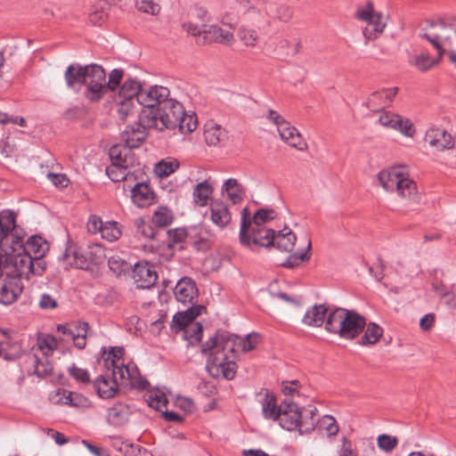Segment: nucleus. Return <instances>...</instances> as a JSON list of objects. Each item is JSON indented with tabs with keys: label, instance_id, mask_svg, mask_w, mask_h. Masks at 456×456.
<instances>
[{
	"label": "nucleus",
	"instance_id": "1",
	"mask_svg": "<svg viewBox=\"0 0 456 456\" xmlns=\"http://www.w3.org/2000/svg\"><path fill=\"white\" fill-rule=\"evenodd\" d=\"M238 336L226 330H218L202 345L201 351L208 355L207 370L215 379L231 380L236 374V341Z\"/></svg>",
	"mask_w": 456,
	"mask_h": 456
},
{
	"label": "nucleus",
	"instance_id": "2",
	"mask_svg": "<svg viewBox=\"0 0 456 456\" xmlns=\"http://www.w3.org/2000/svg\"><path fill=\"white\" fill-rule=\"evenodd\" d=\"M64 78L68 88L77 93L85 86L84 95L91 102H99L105 94L106 73L98 64L83 66L71 63L64 73Z\"/></svg>",
	"mask_w": 456,
	"mask_h": 456
},
{
	"label": "nucleus",
	"instance_id": "3",
	"mask_svg": "<svg viewBox=\"0 0 456 456\" xmlns=\"http://www.w3.org/2000/svg\"><path fill=\"white\" fill-rule=\"evenodd\" d=\"M365 326L366 320L362 315L354 310L340 307L331 310L325 322V329L328 332L348 340L358 337Z\"/></svg>",
	"mask_w": 456,
	"mask_h": 456
},
{
	"label": "nucleus",
	"instance_id": "4",
	"mask_svg": "<svg viewBox=\"0 0 456 456\" xmlns=\"http://www.w3.org/2000/svg\"><path fill=\"white\" fill-rule=\"evenodd\" d=\"M378 180L387 191H396L398 196L404 200L417 201L416 183L408 177L403 167H394L381 170L378 175Z\"/></svg>",
	"mask_w": 456,
	"mask_h": 456
},
{
	"label": "nucleus",
	"instance_id": "5",
	"mask_svg": "<svg viewBox=\"0 0 456 456\" xmlns=\"http://www.w3.org/2000/svg\"><path fill=\"white\" fill-rule=\"evenodd\" d=\"M147 116L144 119L147 126H153L158 131L175 129L179 124V117L183 114V106L175 99L168 98L156 109L143 110Z\"/></svg>",
	"mask_w": 456,
	"mask_h": 456
},
{
	"label": "nucleus",
	"instance_id": "6",
	"mask_svg": "<svg viewBox=\"0 0 456 456\" xmlns=\"http://www.w3.org/2000/svg\"><path fill=\"white\" fill-rule=\"evenodd\" d=\"M423 30L424 32L419 37L427 39L436 49L439 59L442 58L447 48H452L454 45L456 26L447 23L443 19L428 21Z\"/></svg>",
	"mask_w": 456,
	"mask_h": 456
},
{
	"label": "nucleus",
	"instance_id": "7",
	"mask_svg": "<svg viewBox=\"0 0 456 456\" xmlns=\"http://www.w3.org/2000/svg\"><path fill=\"white\" fill-rule=\"evenodd\" d=\"M263 0H229L230 12H225L221 18V22L234 28L240 15H245L247 20L258 28L259 23H265V20L260 17Z\"/></svg>",
	"mask_w": 456,
	"mask_h": 456
},
{
	"label": "nucleus",
	"instance_id": "8",
	"mask_svg": "<svg viewBox=\"0 0 456 456\" xmlns=\"http://www.w3.org/2000/svg\"><path fill=\"white\" fill-rule=\"evenodd\" d=\"M248 209L244 208L241 211V224L240 229V243L250 248L253 247L270 248L274 246V231L265 226H254L248 219Z\"/></svg>",
	"mask_w": 456,
	"mask_h": 456
},
{
	"label": "nucleus",
	"instance_id": "9",
	"mask_svg": "<svg viewBox=\"0 0 456 456\" xmlns=\"http://www.w3.org/2000/svg\"><path fill=\"white\" fill-rule=\"evenodd\" d=\"M7 265L8 255L0 253V303L6 305L14 303L23 290V277L19 272H7Z\"/></svg>",
	"mask_w": 456,
	"mask_h": 456
},
{
	"label": "nucleus",
	"instance_id": "10",
	"mask_svg": "<svg viewBox=\"0 0 456 456\" xmlns=\"http://www.w3.org/2000/svg\"><path fill=\"white\" fill-rule=\"evenodd\" d=\"M7 272H19L23 279L29 280L32 275L41 276L46 269L44 256H31L28 254L9 256Z\"/></svg>",
	"mask_w": 456,
	"mask_h": 456
},
{
	"label": "nucleus",
	"instance_id": "11",
	"mask_svg": "<svg viewBox=\"0 0 456 456\" xmlns=\"http://www.w3.org/2000/svg\"><path fill=\"white\" fill-rule=\"evenodd\" d=\"M22 237L16 224L15 212L5 209L0 212V247L7 251H14L20 247Z\"/></svg>",
	"mask_w": 456,
	"mask_h": 456
},
{
	"label": "nucleus",
	"instance_id": "12",
	"mask_svg": "<svg viewBox=\"0 0 456 456\" xmlns=\"http://www.w3.org/2000/svg\"><path fill=\"white\" fill-rule=\"evenodd\" d=\"M355 19L366 22L362 30L366 41L376 39L384 31L387 23L381 12H374L373 4L368 2L364 8H358L354 14Z\"/></svg>",
	"mask_w": 456,
	"mask_h": 456
},
{
	"label": "nucleus",
	"instance_id": "13",
	"mask_svg": "<svg viewBox=\"0 0 456 456\" xmlns=\"http://www.w3.org/2000/svg\"><path fill=\"white\" fill-rule=\"evenodd\" d=\"M293 16V10L290 6L279 3L277 0H263L261 15L265 20V23H259L258 28H265L271 26L272 20L288 22Z\"/></svg>",
	"mask_w": 456,
	"mask_h": 456
},
{
	"label": "nucleus",
	"instance_id": "14",
	"mask_svg": "<svg viewBox=\"0 0 456 456\" xmlns=\"http://www.w3.org/2000/svg\"><path fill=\"white\" fill-rule=\"evenodd\" d=\"M146 113L142 110L139 115L138 122L127 126L121 134V140L126 147L129 149L138 148L142 145L148 135V129L154 128L153 126H147L145 120Z\"/></svg>",
	"mask_w": 456,
	"mask_h": 456
},
{
	"label": "nucleus",
	"instance_id": "15",
	"mask_svg": "<svg viewBox=\"0 0 456 456\" xmlns=\"http://www.w3.org/2000/svg\"><path fill=\"white\" fill-rule=\"evenodd\" d=\"M170 91L162 86H152L143 88L138 95V103L143 106L144 110L156 109L162 105V102L169 98Z\"/></svg>",
	"mask_w": 456,
	"mask_h": 456
},
{
	"label": "nucleus",
	"instance_id": "16",
	"mask_svg": "<svg viewBox=\"0 0 456 456\" xmlns=\"http://www.w3.org/2000/svg\"><path fill=\"white\" fill-rule=\"evenodd\" d=\"M132 278L140 289H150L157 280L155 266L148 262H138L134 265Z\"/></svg>",
	"mask_w": 456,
	"mask_h": 456
},
{
	"label": "nucleus",
	"instance_id": "17",
	"mask_svg": "<svg viewBox=\"0 0 456 456\" xmlns=\"http://www.w3.org/2000/svg\"><path fill=\"white\" fill-rule=\"evenodd\" d=\"M379 123L385 127L399 131L406 136H411L413 134L412 123L410 119L403 118L390 111L381 110Z\"/></svg>",
	"mask_w": 456,
	"mask_h": 456
},
{
	"label": "nucleus",
	"instance_id": "18",
	"mask_svg": "<svg viewBox=\"0 0 456 456\" xmlns=\"http://www.w3.org/2000/svg\"><path fill=\"white\" fill-rule=\"evenodd\" d=\"M281 409L278 419L281 427L289 431L297 429L299 419L302 417L298 406L291 401L284 400L281 403Z\"/></svg>",
	"mask_w": 456,
	"mask_h": 456
},
{
	"label": "nucleus",
	"instance_id": "19",
	"mask_svg": "<svg viewBox=\"0 0 456 456\" xmlns=\"http://www.w3.org/2000/svg\"><path fill=\"white\" fill-rule=\"evenodd\" d=\"M174 294L178 302L183 305L192 304L194 305V300L198 297L199 290L192 279L183 277L176 283Z\"/></svg>",
	"mask_w": 456,
	"mask_h": 456
},
{
	"label": "nucleus",
	"instance_id": "20",
	"mask_svg": "<svg viewBox=\"0 0 456 456\" xmlns=\"http://www.w3.org/2000/svg\"><path fill=\"white\" fill-rule=\"evenodd\" d=\"M111 374L114 376V381L120 383L121 386H135L138 369L134 363L117 364L115 360H111Z\"/></svg>",
	"mask_w": 456,
	"mask_h": 456
},
{
	"label": "nucleus",
	"instance_id": "21",
	"mask_svg": "<svg viewBox=\"0 0 456 456\" xmlns=\"http://www.w3.org/2000/svg\"><path fill=\"white\" fill-rule=\"evenodd\" d=\"M109 154L113 165L131 169L135 166L136 158L129 147L115 144L110 149Z\"/></svg>",
	"mask_w": 456,
	"mask_h": 456
},
{
	"label": "nucleus",
	"instance_id": "22",
	"mask_svg": "<svg viewBox=\"0 0 456 456\" xmlns=\"http://www.w3.org/2000/svg\"><path fill=\"white\" fill-rule=\"evenodd\" d=\"M281 139L289 146L297 151H304L307 149V143L297 129L291 126L289 121L278 130Z\"/></svg>",
	"mask_w": 456,
	"mask_h": 456
},
{
	"label": "nucleus",
	"instance_id": "23",
	"mask_svg": "<svg viewBox=\"0 0 456 456\" xmlns=\"http://www.w3.org/2000/svg\"><path fill=\"white\" fill-rule=\"evenodd\" d=\"M397 92L398 87L383 88L379 91H376L367 99L366 106L370 110L380 108L383 110L385 107L390 106Z\"/></svg>",
	"mask_w": 456,
	"mask_h": 456
},
{
	"label": "nucleus",
	"instance_id": "24",
	"mask_svg": "<svg viewBox=\"0 0 456 456\" xmlns=\"http://www.w3.org/2000/svg\"><path fill=\"white\" fill-rule=\"evenodd\" d=\"M205 307L202 305H193L186 311L178 312L173 316L171 328L175 332L182 330H185L188 326L193 322L194 319L198 317Z\"/></svg>",
	"mask_w": 456,
	"mask_h": 456
},
{
	"label": "nucleus",
	"instance_id": "25",
	"mask_svg": "<svg viewBox=\"0 0 456 456\" xmlns=\"http://www.w3.org/2000/svg\"><path fill=\"white\" fill-rule=\"evenodd\" d=\"M425 141L438 150L451 149L453 146L452 135L439 127L428 129L425 135Z\"/></svg>",
	"mask_w": 456,
	"mask_h": 456
},
{
	"label": "nucleus",
	"instance_id": "26",
	"mask_svg": "<svg viewBox=\"0 0 456 456\" xmlns=\"http://www.w3.org/2000/svg\"><path fill=\"white\" fill-rule=\"evenodd\" d=\"M210 218L221 229L228 226L232 221V214L226 203L216 200L210 205Z\"/></svg>",
	"mask_w": 456,
	"mask_h": 456
},
{
	"label": "nucleus",
	"instance_id": "27",
	"mask_svg": "<svg viewBox=\"0 0 456 456\" xmlns=\"http://www.w3.org/2000/svg\"><path fill=\"white\" fill-rule=\"evenodd\" d=\"M133 202L138 208H146L155 202V193L145 183H138L131 191Z\"/></svg>",
	"mask_w": 456,
	"mask_h": 456
},
{
	"label": "nucleus",
	"instance_id": "28",
	"mask_svg": "<svg viewBox=\"0 0 456 456\" xmlns=\"http://www.w3.org/2000/svg\"><path fill=\"white\" fill-rule=\"evenodd\" d=\"M204 137L207 144L210 146H216L223 143L228 138L225 129L212 120L205 124Z\"/></svg>",
	"mask_w": 456,
	"mask_h": 456
},
{
	"label": "nucleus",
	"instance_id": "29",
	"mask_svg": "<svg viewBox=\"0 0 456 456\" xmlns=\"http://www.w3.org/2000/svg\"><path fill=\"white\" fill-rule=\"evenodd\" d=\"M120 383L114 381V376L110 379L104 375H100L94 381V387L98 395L102 399H109L115 396L118 387Z\"/></svg>",
	"mask_w": 456,
	"mask_h": 456
},
{
	"label": "nucleus",
	"instance_id": "30",
	"mask_svg": "<svg viewBox=\"0 0 456 456\" xmlns=\"http://www.w3.org/2000/svg\"><path fill=\"white\" fill-rule=\"evenodd\" d=\"M327 312L324 305H315L306 311L302 321L307 326L320 327L328 316Z\"/></svg>",
	"mask_w": 456,
	"mask_h": 456
},
{
	"label": "nucleus",
	"instance_id": "31",
	"mask_svg": "<svg viewBox=\"0 0 456 456\" xmlns=\"http://www.w3.org/2000/svg\"><path fill=\"white\" fill-rule=\"evenodd\" d=\"M48 249L47 241L41 236L34 235L26 241L23 254H28L31 256H45Z\"/></svg>",
	"mask_w": 456,
	"mask_h": 456
},
{
	"label": "nucleus",
	"instance_id": "32",
	"mask_svg": "<svg viewBox=\"0 0 456 456\" xmlns=\"http://www.w3.org/2000/svg\"><path fill=\"white\" fill-rule=\"evenodd\" d=\"M296 240L297 237L295 233L287 226L281 231H279L276 235L274 234V246L281 251L291 252Z\"/></svg>",
	"mask_w": 456,
	"mask_h": 456
},
{
	"label": "nucleus",
	"instance_id": "33",
	"mask_svg": "<svg viewBox=\"0 0 456 456\" xmlns=\"http://www.w3.org/2000/svg\"><path fill=\"white\" fill-rule=\"evenodd\" d=\"M317 409L310 407L301 411V418L299 419L297 430L301 435L311 433L314 430L318 419L316 418Z\"/></svg>",
	"mask_w": 456,
	"mask_h": 456
},
{
	"label": "nucleus",
	"instance_id": "34",
	"mask_svg": "<svg viewBox=\"0 0 456 456\" xmlns=\"http://www.w3.org/2000/svg\"><path fill=\"white\" fill-rule=\"evenodd\" d=\"M64 265L78 269H84L87 265L86 257L75 247H68L61 258Z\"/></svg>",
	"mask_w": 456,
	"mask_h": 456
},
{
	"label": "nucleus",
	"instance_id": "35",
	"mask_svg": "<svg viewBox=\"0 0 456 456\" xmlns=\"http://www.w3.org/2000/svg\"><path fill=\"white\" fill-rule=\"evenodd\" d=\"M213 186L208 183V180L199 183L194 187L192 193L194 202L200 207L207 206L213 194Z\"/></svg>",
	"mask_w": 456,
	"mask_h": 456
},
{
	"label": "nucleus",
	"instance_id": "36",
	"mask_svg": "<svg viewBox=\"0 0 456 456\" xmlns=\"http://www.w3.org/2000/svg\"><path fill=\"white\" fill-rule=\"evenodd\" d=\"M142 90V86L138 80L127 78L122 84L118 98L133 99L138 103V95L141 94Z\"/></svg>",
	"mask_w": 456,
	"mask_h": 456
},
{
	"label": "nucleus",
	"instance_id": "37",
	"mask_svg": "<svg viewBox=\"0 0 456 456\" xmlns=\"http://www.w3.org/2000/svg\"><path fill=\"white\" fill-rule=\"evenodd\" d=\"M282 411L281 403L277 406L275 396L266 394L262 402V413L267 419L278 420Z\"/></svg>",
	"mask_w": 456,
	"mask_h": 456
},
{
	"label": "nucleus",
	"instance_id": "38",
	"mask_svg": "<svg viewBox=\"0 0 456 456\" xmlns=\"http://www.w3.org/2000/svg\"><path fill=\"white\" fill-rule=\"evenodd\" d=\"M88 329L89 325L86 322H77L72 323V331L74 332L72 340L74 341L76 347L79 349L85 348L86 345V338Z\"/></svg>",
	"mask_w": 456,
	"mask_h": 456
},
{
	"label": "nucleus",
	"instance_id": "39",
	"mask_svg": "<svg viewBox=\"0 0 456 456\" xmlns=\"http://www.w3.org/2000/svg\"><path fill=\"white\" fill-rule=\"evenodd\" d=\"M383 334V329L374 322H370L361 338L362 346H372L376 344Z\"/></svg>",
	"mask_w": 456,
	"mask_h": 456
},
{
	"label": "nucleus",
	"instance_id": "40",
	"mask_svg": "<svg viewBox=\"0 0 456 456\" xmlns=\"http://www.w3.org/2000/svg\"><path fill=\"white\" fill-rule=\"evenodd\" d=\"M117 113L118 118L126 121L130 116L135 113L136 101L133 99L117 98Z\"/></svg>",
	"mask_w": 456,
	"mask_h": 456
},
{
	"label": "nucleus",
	"instance_id": "41",
	"mask_svg": "<svg viewBox=\"0 0 456 456\" xmlns=\"http://www.w3.org/2000/svg\"><path fill=\"white\" fill-rule=\"evenodd\" d=\"M64 403L77 408H88L91 406V402L81 394L71 392L63 389Z\"/></svg>",
	"mask_w": 456,
	"mask_h": 456
},
{
	"label": "nucleus",
	"instance_id": "42",
	"mask_svg": "<svg viewBox=\"0 0 456 456\" xmlns=\"http://www.w3.org/2000/svg\"><path fill=\"white\" fill-rule=\"evenodd\" d=\"M222 192H226L228 198L234 205L241 200V188L236 179H227L223 185Z\"/></svg>",
	"mask_w": 456,
	"mask_h": 456
},
{
	"label": "nucleus",
	"instance_id": "43",
	"mask_svg": "<svg viewBox=\"0 0 456 456\" xmlns=\"http://www.w3.org/2000/svg\"><path fill=\"white\" fill-rule=\"evenodd\" d=\"M311 249V240H308L307 246L305 251L296 252L289 255L287 259L281 264V266L286 268H294L298 266L302 262L307 261L310 258L309 251Z\"/></svg>",
	"mask_w": 456,
	"mask_h": 456
},
{
	"label": "nucleus",
	"instance_id": "44",
	"mask_svg": "<svg viewBox=\"0 0 456 456\" xmlns=\"http://www.w3.org/2000/svg\"><path fill=\"white\" fill-rule=\"evenodd\" d=\"M108 265L110 270L117 276L126 273L130 271L132 265L118 255L109 257Z\"/></svg>",
	"mask_w": 456,
	"mask_h": 456
},
{
	"label": "nucleus",
	"instance_id": "45",
	"mask_svg": "<svg viewBox=\"0 0 456 456\" xmlns=\"http://www.w3.org/2000/svg\"><path fill=\"white\" fill-rule=\"evenodd\" d=\"M179 117L177 127L182 134L191 133L197 128L198 121L194 113L187 114L183 110V114Z\"/></svg>",
	"mask_w": 456,
	"mask_h": 456
},
{
	"label": "nucleus",
	"instance_id": "46",
	"mask_svg": "<svg viewBox=\"0 0 456 456\" xmlns=\"http://www.w3.org/2000/svg\"><path fill=\"white\" fill-rule=\"evenodd\" d=\"M179 167L176 159H162L156 164L154 171L159 177H167L173 174Z\"/></svg>",
	"mask_w": 456,
	"mask_h": 456
},
{
	"label": "nucleus",
	"instance_id": "47",
	"mask_svg": "<svg viewBox=\"0 0 456 456\" xmlns=\"http://www.w3.org/2000/svg\"><path fill=\"white\" fill-rule=\"evenodd\" d=\"M173 221L171 211L166 207H159L152 216V222L159 227L169 225Z\"/></svg>",
	"mask_w": 456,
	"mask_h": 456
},
{
	"label": "nucleus",
	"instance_id": "48",
	"mask_svg": "<svg viewBox=\"0 0 456 456\" xmlns=\"http://www.w3.org/2000/svg\"><path fill=\"white\" fill-rule=\"evenodd\" d=\"M208 33L211 35L215 42L219 44L231 45L234 40L232 33L217 26H211Z\"/></svg>",
	"mask_w": 456,
	"mask_h": 456
},
{
	"label": "nucleus",
	"instance_id": "49",
	"mask_svg": "<svg viewBox=\"0 0 456 456\" xmlns=\"http://www.w3.org/2000/svg\"><path fill=\"white\" fill-rule=\"evenodd\" d=\"M102 238L108 241H115L121 236V230L118 224L115 221H109L104 223L103 228L101 231Z\"/></svg>",
	"mask_w": 456,
	"mask_h": 456
},
{
	"label": "nucleus",
	"instance_id": "50",
	"mask_svg": "<svg viewBox=\"0 0 456 456\" xmlns=\"http://www.w3.org/2000/svg\"><path fill=\"white\" fill-rule=\"evenodd\" d=\"M45 356L43 358H38L34 356V368L35 374L37 377L44 378L50 375L53 371V365L47 359V353H44Z\"/></svg>",
	"mask_w": 456,
	"mask_h": 456
},
{
	"label": "nucleus",
	"instance_id": "51",
	"mask_svg": "<svg viewBox=\"0 0 456 456\" xmlns=\"http://www.w3.org/2000/svg\"><path fill=\"white\" fill-rule=\"evenodd\" d=\"M147 401L150 407L159 411L166 408L167 403L166 395L160 390L151 391Z\"/></svg>",
	"mask_w": 456,
	"mask_h": 456
},
{
	"label": "nucleus",
	"instance_id": "52",
	"mask_svg": "<svg viewBox=\"0 0 456 456\" xmlns=\"http://www.w3.org/2000/svg\"><path fill=\"white\" fill-rule=\"evenodd\" d=\"M131 168H125L123 167H118L116 165L111 164L107 167L106 174L110 177V179L115 183L122 182L127 178L129 174L131 173Z\"/></svg>",
	"mask_w": 456,
	"mask_h": 456
},
{
	"label": "nucleus",
	"instance_id": "53",
	"mask_svg": "<svg viewBox=\"0 0 456 456\" xmlns=\"http://www.w3.org/2000/svg\"><path fill=\"white\" fill-rule=\"evenodd\" d=\"M168 235V247L169 248H178L182 249L183 247L181 245L187 237V232L185 229L176 228L174 230H170L167 232Z\"/></svg>",
	"mask_w": 456,
	"mask_h": 456
},
{
	"label": "nucleus",
	"instance_id": "54",
	"mask_svg": "<svg viewBox=\"0 0 456 456\" xmlns=\"http://www.w3.org/2000/svg\"><path fill=\"white\" fill-rule=\"evenodd\" d=\"M128 408L122 403H117L108 411V418L114 424L121 423L126 417Z\"/></svg>",
	"mask_w": 456,
	"mask_h": 456
},
{
	"label": "nucleus",
	"instance_id": "55",
	"mask_svg": "<svg viewBox=\"0 0 456 456\" xmlns=\"http://www.w3.org/2000/svg\"><path fill=\"white\" fill-rule=\"evenodd\" d=\"M317 424H319V429L324 430L329 436H335L338 432L337 421L330 415H324L318 420Z\"/></svg>",
	"mask_w": 456,
	"mask_h": 456
},
{
	"label": "nucleus",
	"instance_id": "56",
	"mask_svg": "<svg viewBox=\"0 0 456 456\" xmlns=\"http://www.w3.org/2000/svg\"><path fill=\"white\" fill-rule=\"evenodd\" d=\"M258 342V336L255 333L248 334L244 338H241L238 336V339L236 341V349L240 348L242 352H249L256 348Z\"/></svg>",
	"mask_w": 456,
	"mask_h": 456
},
{
	"label": "nucleus",
	"instance_id": "57",
	"mask_svg": "<svg viewBox=\"0 0 456 456\" xmlns=\"http://www.w3.org/2000/svg\"><path fill=\"white\" fill-rule=\"evenodd\" d=\"M441 59L437 56V59H431L428 54L416 55L411 63L420 71H427L435 64H436Z\"/></svg>",
	"mask_w": 456,
	"mask_h": 456
},
{
	"label": "nucleus",
	"instance_id": "58",
	"mask_svg": "<svg viewBox=\"0 0 456 456\" xmlns=\"http://www.w3.org/2000/svg\"><path fill=\"white\" fill-rule=\"evenodd\" d=\"M123 76L124 70L122 69H112L109 74L108 81L105 80V94L108 91H115L120 85Z\"/></svg>",
	"mask_w": 456,
	"mask_h": 456
},
{
	"label": "nucleus",
	"instance_id": "59",
	"mask_svg": "<svg viewBox=\"0 0 456 456\" xmlns=\"http://www.w3.org/2000/svg\"><path fill=\"white\" fill-rule=\"evenodd\" d=\"M136 226L137 233L146 239H153L157 232L155 228L143 218H137L134 222Z\"/></svg>",
	"mask_w": 456,
	"mask_h": 456
},
{
	"label": "nucleus",
	"instance_id": "60",
	"mask_svg": "<svg viewBox=\"0 0 456 456\" xmlns=\"http://www.w3.org/2000/svg\"><path fill=\"white\" fill-rule=\"evenodd\" d=\"M276 213L273 209H258L253 216L254 226H264L263 224L267 221L274 219Z\"/></svg>",
	"mask_w": 456,
	"mask_h": 456
},
{
	"label": "nucleus",
	"instance_id": "61",
	"mask_svg": "<svg viewBox=\"0 0 456 456\" xmlns=\"http://www.w3.org/2000/svg\"><path fill=\"white\" fill-rule=\"evenodd\" d=\"M136 7L139 11L157 15L160 12V5L154 0H135Z\"/></svg>",
	"mask_w": 456,
	"mask_h": 456
},
{
	"label": "nucleus",
	"instance_id": "62",
	"mask_svg": "<svg viewBox=\"0 0 456 456\" xmlns=\"http://www.w3.org/2000/svg\"><path fill=\"white\" fill-rule=\"evenodd\" d=\"M184 337L191 343L199 342L202 337V326L200 322H192L184 330Z\"/></svg>",
	"mask_w": 456,
	"mask_h": 456
},
{
	"label": "nucleus",
	"instance_id": "63",
	"mask_svg": "<svg viewBox=\"0 0 456 456\" xmlns=\"http://www.w3.org/2000/svg\"><path fill=\"white\" fill-rule=\"evenodd\" d=\"M290 45L291 44H290L289 40H288L286 38L280 39L278 42V48L280 50V53L286 55V56L296 55L301 47V44L299 42H297L296 44H294L292 45V47H290Z\"/></svg>",
	"mask_w": 456,
	"mask_h": 456
},
{
	"label": "nucleus",
	"instance_id": "64",
	"mask_svg": "<svg viewBox=\"0 0 456 456\" xmlns=\"http://www.w3.org/2000/svg\"><path fill=\"white\" fill-rule=\"evenodd\" d=\"M378 446L386 452H392L398 444L395 436L389 435H380L378 437Z\"/></svg>",
	"mask_w": 456,
	"mask_h": 456
}]
</instances>
